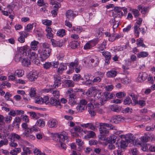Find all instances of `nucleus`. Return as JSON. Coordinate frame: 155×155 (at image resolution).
Masks as SVG:
<instances>
[{
  "label": "nucleus",
  "mask_w": 155,
  "mask_h": 155,
  "mask_svg": "<svg viewBox=\"0 0 155 155\" xmlns=\"http://www.w3.org/2000/svg\"><path fill=\"white\" fill-rule=\"evenodd\" d=\"M100 135L98 136V138L101 140L105 139V137L109 134V131L106 128L101 127L99 128Z\"/></svg>",
  "instance_id": "nucleus-9"
},
{
  "label": "nucleus",
  "mask_w": 155,
  "mask_h": 155,
  "mask_svg": "<svg viewBox=\"0 0 155 155\" xmlns=\"http://www.w3.org/2000/svg\"><path fill=\"white\" fill-rule=\"evenodd\" d=\"M80 125L83 128H88L92 130H94L95 129V127L94 124L91 123L80 124Z\"/></svg>",
  "instance_id": "nucleus-21"
},
{
  "label": "nucleus",
  "mask_w": 155,
  "mask_h": 155,
  "mask_svg": "<svg viewBox=\"0 0 155 155\" xmlns=\"http://www.w3.org/2000/svg\"><path fill=\"white\" fill-rule=\"evenodd\" d=\"M71 44V48L73 49H74L77 48L79 45V43L77 41H72Z\"/></svg>",
  "instance_id": "nucleus-45"
},
{
  "label": "nucleus",
  "mask_w": 155,
  "mask_h": 155,
  "mask_svg": "<svg viewBox=\"0 0 155 155\" xmlns=\"http://www.w3.org/2000/svg\"><path fill=\"white\" fill-rule=\"evenodd\" d=\"M126 95V94L123 92H120L117 93L116 94V97L119 98H121Z\"/></svg>",
  "instance_id": "nucleus-46"
},
{
  "label": "nucleus",
  "mask_w": 155,
  "mask_h": 155,
  "mask_svg": "<svg viewBox=\"0 0 155 155\" xmlns=\"http://www.w3.org/2000/svg\"><path fill=\"white\" fill-rule=\"evenodd\" d=\"M54 86L55 88H57L59 86H60L61 83V78L59 76H57L56 77L54 78Z\"/></svg>",
  "instance_id": "nucleus-25"
},
{
  "label": "nucleus",
  "mask_w": 155,
  "mask_h": 155,
  "mask_svg": "<svg viewBox=\"0 0 155 155\" xmlns=\"http://www.w3.org/2000/svg\"><path fill=\"white\" fill-rule=\"evenodd\" d=\"M120 81L124 84H127L130 81V80L127 77L121 79Z\"/></svg>",
  "instance_id": "nucleus-55"
},
{
  "label": "nucleus",
  "mask_w": 155,
  "mask_h": 155,
  "mask_svg": "<svg viewBox=\"0 0 155 155\" xmlns=\"http://www.w3.org/2000/svg\"><path fill=\"white\" fill-rule=\"evenodd\" d=\"M66 94L69 96V103L71 104H74L76 103L75 101L76 92L72 88L68 89Z\"/></svg>",
  "instance_id": "nucleus-5"
},
{
  "label": "nucleus",
  "mask_w": 155,
  "mask_h": 155,
  "mask_svg": "<svg viewBox=\"0 0 155 155\" xmlns=\"http://www.w3.org/2000/svg\"><path fill=\"white\" fill-rule=\"evenodd\" d=\"M148 54L147 52L146 51H141L138 53L137 56L138 58H145L148 56Z\"/></svg>",
  "instance_id": "nucleus-33"
},
{
  "label": "nucleus",
  "mask_w": 155,
  "mask_h": 155,
  "mask_svg": "<svg viewBox=\"0 0 155 155\" xmlns=\"http://www.w3.org/2000/svg\"><path fill=\"white\" fill-rule=\"evenodd\" d=\"M138 8L143 14H146L148 12L149 8L145 6L143 8L141 5H139L138 6Z\"/></svg>",
  "instance_id": "nucleus-26"
},
{
  "label": "nucleus",
  "mask_w": 155,
  "mask_h": 155,
  "mask_svg": "<svg viewBox=\"0 0 155 155\" xmlns=\"http://www.w3.org/2000/svg\"><path fill=\"white\" fill-rule=\"evenodd\" d=\"M38 72L36 71L30 72L27 75V78L31 81H33L37 79L38 77Z\"/></svg>",
  "instance_id": "nucleus-10"
},
{
  "label": "nucleus",
  "mask_w": 155,
  "mask_h": 155,
  "mask_svg": "<svg viewBox=\"0 0 155 155\" xmlns=\"http://www.w3.org/2000/svg\"><path fill=\"white\" fill-rule=\"evenodd\" d=\"M37 126L35 124L32 127L29 128L27 130H28V132H31L32 133L33 131L38 132L39 130V129L37 127Z\"/></svg>",
  "instance_id": "nucleus-39"
},
{
  "label": "nucleus",
  "mask_w": 155,
  "mask_h": 155,
  "mask_svg": "<svg viewBox=\"0 0 155 155\" xmlns=\"http://www.w3.org/2000/svg\"><path fill=\"white\" fill-rule=\"evenodd\" d=\"M136 18V24H135L136 25H137L140 26L143 21L142 18H140L139 17Z\"/></svg>",
  "instance_id": "nucleus-58"
},
{
  "label": "nucleus",
  "mask_w": 155,
  "mask_h": 155,
  "mask_svg": "<svg viewBox=\"0 0 155 155\" xmlns=\"http://www.w3.org/2000/svg\"><path fill=\"white\" fill-rule=\"evenodd\" d=\"M147 74L145 72H141L139 73L137 79V81L141 82L145 81L147 78Z\"/></svg>",
  "instance_id": "nucleus-13"
},
{
  "label": "nucleus",
  "mask_w": 155,
  "mask_h": 155,
  "mask_svg": "<svg viewBox=\"0 0 155 155\" xmlns=\"http://www.w3.org/2000/svg\"><path fill=\"white\" fill-rule=\"evenodd\" d=\"M8 140L7 139H4L0 141V148L3 145H6L8 144Z\"/></svg>",
  "instance_id": "nucleus-57"
},
{
  "label": "nucleus",
  "mask_w": 155,
  "mask_h": 155,
  "mask_svg": "<svg viewBox=\"0 0 155 155\" xmlns=\"http://www.w3.org/2000/svg\"><path fill=\"white\" fill-rule=\"evenodd\" d=\"M137 44L138 46L144 47L145 46V45L143 43V40L139 38L137 39Z\"/></svg>",
  "instance_id": "nucleus-54"
},
{
  "label": "nucleus",
  "mask_w": 155,
  "mask_h": 155,
  "mask_svg": "<svg viewBox=\"0 0 155 155\" xmlns=\"http://www.w3.org/2000/svg\"><path fill=\"white\" fill-rule=\"evenodd\" d=\"M42 49L38 50V54L42 61L45 60L51 54V50L50 44L47 42L42 44Z\"/></svg>",
  "instance_id": "nucleus-1"
},
{
  "label": "nucleus",
  "mask_w": 155,
  "mask_h": 155,
  "mask_svg": "<svg viewBox=\"0 0 155 155\" xmlns=\"http://www.w3.org/2000/svg\"><path fill=\"white\" fill-rule=\"evenodd\" d=\"M39 42L38 41L34 40L31 43L30 46L31 50L34 51H36L38 48V45Z\"/></svg>",
  "instance_id": "nucleus-22"
},
{
  "label": "nucleus",
  "mask_w": 155,
  "mask_h": 155,
  "mask_svg": "<svg viewBox=\"0 0 155 155\" xmlns=\"http://www.w3.org/2000/svg\"><path fill=\"white\" fill-rule=\"evenodd\" d=\"M92 103H90L87 104L88 107V112L91 115L94 116L96 114L95 112V106Z\"/></svg>",
  "instance_id": "nucleus-14"
},
{
  "label": "nucleus",
  "mask_w": 155,
  "mask_h": 155,
  "mask_svg": "<svg viewBox=\"0 0 155 155\" xmlns=\"http://www.w3.org/2000/svg\"><path fill=\"white\" fill-rule=\"evenodd\" d=\"M49 104L51 105L55 106L58 108H61L62 107L59 100H57L52 97L50 99Z\"/></svg>",
  "instance_id": "nucleus-11"
},
{
  "label": "nucleus",
  "mask_w": 155,
  "mask_h": 155,
  "mask_svg": "<svg viewBox=\"0 0 155 155\" xmlns=\"http://www.w3.org/2000/svg\"><path fill=\"white\" fill-rule=\"evenodd\" d=\"M97 91L98 92V97L97 96V97L99 99L101 95V90L96 89L95 90H93L92 89H89L85 92V94L87 96V98L90 101L91 103H95L96 101L94 99V97L93 96V93L97 92Z\"/></svg>",
  "instance_id": "nucleus-4"
},
{
  "label": "nucleus",
  "mask_w": 155,
  "mask_h": 155,
  "mask_svg": "<svg viewBox=\"0 0 155 155\" xmlns=\"http://www.w3.org/2000/svg\"><path fill=\"white\" fill-rule=\"evenodd\" d=\"M70 132L72 136L77 137L79 136V134L76 132V131L73 128L70 130Z\"/></svg>",
  "instance_id": "nucleus-43"
},
{
  "label": "nucleus",
  "mask_w": 155,
  "mask_h": 155,
  "mask_svg": "<svg viewBox=\"0 0 155 155\" xmlns=\"http://www.w3.org/2000/svg\"><path fill=\"white\" fill-rule=\"evenodd\" d=\"M19 51L23 56H26L28 54V57L32 62H35L38 59V54H37L35 52H31V49L27 45L20 47Z\"/></svg>",
  "instance_id": "nucleus-2"
},
{
  "label": "nucleus",
  "mask_w": 155,
  "mask_h": 155,
  "mask_svg": "<svg viewBox=\"0 0 155 155\" xmlns=\"http://www.w3.org/2000/svg\"><path fill=\"white\" fill-rule=\"evenodd\" d=\"M128 142L124 140H122L120 141V148L124 149L127 147L128 145Z\"/></svg>",
  "instance_id": "nucleus-38"
},
{
  "label": "nucleus",
  "mask_w": 155,
  "mask_h": 155,
  "mask_svg": "<svg viewBox=\"0 0 155 155\" xmlns=\"http://www.w3.org/2000/svg\"><path fill=\"white\" fill-rule=\"evenodd\" d=\"M102 54L104 56L105 60H106V62H107V60L108 61V60L110 59L111 58V54L108 51L103 52Z\"/></svg>",
  "instance_id": "nucleus-35"
},
{
  "label": "nucleus",
  "mask_w": 155,
  "mask_h": 155,
  "mask_svg": "<svg viewBox=\"0 0 155 155\" xmlns=\"http://www.w3.org/2000/svg\"><path fill=\"white\" fill-rule=\"evenodd\" d=\"M115 40H117L123 37V35L120 33L114 34Z\"/></svg>",
  "instance_id": "nucleus-60"
},
{
  "label": "nucleus",
  "mask_w": 155,
  "mask_h": 155,
  "mask_svg": "<svg viewBox=\"0 0 155 155\" xmlns=\"http://www.w3.org/2000/svg\"><path fill=\"white\" fill-rule=\"evenodd\" d=\"M35 124L38 127H43L45 125V122L42 119H40L37 120Z\"/></svg>",
  "instance_id": "nucleus-28"
},
{
  "label": "nucleus",
  "mask_w": 155,
  "mask_h": 155,
  "mask_svg": "<svg viewBox=\"0 0 155 155\" xmlns=\"http://www.w3.org/2000/svg\"><path fill=\"white\" fill-rule=\"evenodd\" d=\"M31 60H29L28 58H22L21 62L23 66L26 67H28L30 64Z\"/></svg>",
  "instance_id": "nucleus-24"
},
{
  "label": "nucleus",
  "mask_w": 155,
  "mask_h": 155,
  "mask_svg": "<svg viewBox=\"0 0 155 155\" xmlns=\"http://www.w3.org/2000/svg\"><path fill=\"white\" fill-rule=\"evenodd\" d=\"M132 12L135 18H137L140 15V13L139 11L137 9H133L132 10Z\"/></svg>",
  "instance_id": "nucleus-61"
},
{
  "label": "nucleus",
  "mask_w": 155,
  "mask_h": 155,
  "mask_svg": "<svg viewBox=\"0 0 155 155\" xmlns=\"http://www.w3.org/2000/svg\"><path fill=\"white\" fill-rule=\"evenodd\" d=\"M132 103V101L129 97H127L124 100V104L125 105H129Z\"/></svg>",
  "instance_id": "nucleus-48"
},
{
  "label": "nucleus",
  "mask_w": 155,
  "mask_h": 155,
  "mask_svg": "<svg viewBox=\"0 0 155 155\" xmlns=\"http://www.w3.org/2000/svg\"><path fill=\"white\" fill-rule=\"evenodd\" d=\"M35 89V88H31L29 92L30 95L31 97H34L36 94Z\"/></svg>",
  "instance_id": "nucleus-62"
},
{
  "label": "nucleus",
  "mask_w": 155,
  "mask_h": 155,
  "mask_svg": "<svg viewBox=\"0 0 155 155\" xmlns=\"http://www.w3.org/2000/svg\"><path fill=\"white\" fill-rule=\"evenodd\" d=\"M114 94L112 93L105 92L104 93V97L100 98V103L103 105L106 101H108L113 98Z\"/></svg>",
  "instance_id": "nucleus-7"
},
{
  "label": "nucleus",
  "mask_w": 155,
  "mask_h": 155,
  "mask_svg": "<svg viewBox=\"0 0 155 155\" xmlns=\"http://www.w3.org/2000/svg\"><path fill=\"white\" fill-rule=\"evenodd\" d=\"M85 62H87L88 64H91L93 66H96L99 64V60L97 57L92 56L91 57L87 58Z\"/></svg>",
  "instance_id": "nucleus-8"
},
{
  "label": "nucleus",
  "mask_w": 155,
  "mask_h": 155,
  "mask_svg": "<svg viewBox=\"0 0 155 155\" xmlns=\"http://www.w3.org/2000/svg\"><path fill=\"white\" fill-rule=\"evenodd\" d=\"M97 39H94L88 41L84 45L83 49L85 50L91 49L98 42Z\"/></svg>",
  "instance_id": "nucleus-6"
},
{
  "label": "nucleus",
  "mask_w": 155,
  "mask_h": 155,
  "mask_svg": "<svg viewBox=\"0 0 155 155\" xmlns=\"http://www.w3.org/2000/svg\"><path fill=\"white\" fill-rule=\"evenodd\" d=\"M70 66L72 67H75V71L77 73L79 72L81 69V67L78 66V59H76L74 61L71 62L70 64Z\"/></svg>",
  "instance_id": "nucleus-12"
},
{
  "label": "nucleus",
  "mask_w": 155,
  "mask_h": 155,
  "mask_svg": "<svg viewBox=\"0 0 155 155\" xmlns=\"http://www.w3.org/2000/svg\"><path fill=\"white\" fill-rule=\"evenodd\" d=\"M82 28L80 26L73 27L71 31L74 33L76 31L77 33H80L82 31Z\"/></svg>",
  "instance_id": "nucleus-32"
},
{
  "label": "nucleus",
  "mask_w": 155,
  "mask_h": 155,
  "mask_svg": "<svg viewBox=\"0 0 155 155\" xmlns=\"http://www.w3.org/2000/svg\"><path fill=\"white\" fill-rule=\"evenodd\" d=\"M124 120V118L122 116L118 115L114 116L112 118V122L117 124Z\"/></svg>",
  "instance_id": "nucleus-17"
},
{
  "label": "nucleus",
  "mask_w": 155,
  "mask_h": 155,
  "mask_svg": "<svg viewBox=\"0 0 155 155\" xmlns=\"http://www.w3.org/2000/svg\"><path fill=\"white\" fill-rule=\"evenodd\" d=\"M28 130H25L23 133L22 134L25 136L29 140H34L35 139V137L32 134V133L31 132H28Z\"/></svg>",
  "instance_id": "nucleus-18"
},
{
  "label": "nucleus",
  "mask_w": 155,
  "mask_h": 155,
  "mask_svg": "<svg viewBox=\"0 0 155 155\" xmlns=\"http://www.w3.org/2000/svg\"><path fill=\"white\" fill-rule=\"evenodd\" d=\"M106 42L105 41H104L99 45L98 47V51H101L104 50L106 48Z\"/></svg>",
  "instance_id": "nucleus-30"
},
{
  "label": "nucleus",
  "mask_w": 155,
  "mask_h": 155,
  "mask_svg": "<svg viewBox=\"0 0 155 155\" xmlns=\"http://www.w3.org/2000/svg\"><path fill=\"white\" fill-rule=\"evenodd\" d=\"M67 69V67L66 64L64 63H61L60 64L57 71L58 74H62L63 71Z\"/></svg>",
  "instance_id": "nucleus-20"
},
{
  "label": "nucleus",
  "mask_w": 155,
  "mask_h": 155,
  "mask_svg": "<svg viewBox=\"0 0 155 155\" xmlns=\"http://www.w3.org/2000/svg\"><path fill=\"white\" fill-rule=\"evenodd\" d=\"M113 16L115 18L117 17L120 18L123 15L121 8L119 7L116 8L115 10L113 12Z\"/></svg>",
  "instance_id": "nucleus-16"
},
{
  "label": "nucleus",
  "mask_w": 155,
  "mask_h": 155,
  "mask_svg": "<svg viewBox=\"0 0 155 155\" xmlns=\"http://www.w3.org/2000/svg\"><path fill=\"white\" fill-rule=\"evenodd\" d=\"M58 122L55 119H50L47 123L48 126L51 128H54L57 127L58 125Z\"/></svg>",
  "instance_id": "nucleus-15"
},
{
  "label": "nucleus",
  "mask_w": 155,
  "mask_h": 155,
  "mask_svg": "<svg viewBox=\"0 0 155 155\" xmlns=\"http://www.w3.org/2000/svg\"><path fill=\"white\" fill-rule=\"evenodd\" d=\"M12 119V117L9 116H7L4 117V120H5L6 122L7 123H10Z\"/></svg>",
  "instance_id": "nucleus-64"
},
{
  "label": "nucleus",
  "mask_w": 155,
  "mask_h": 155,
  "mask_svg": "<svg viewBox=\"0 0 155 155\" xmlns=\"http://www.w3.org/2000/svg\"><path fill=\"white\" fill-rule=\"evenodd\" d=\"M73 80L75 81H79L80 79L83 80L82 78L81 77V75L79 74H76L74 75L73 76Z\"/></svg>",
  "instance_id": "nucleus-52"
},
{
  "label": "nucleus",
  "mask_w": 155,
  "mask_h": 155,
  "mask_svg": "<svg viewBox=\"0 0 155 155\" xmlns=\"http://www.w3.org/2000/svg\"><path fill=\"white\" fill-rule=\"evenodd\" d=\"M123 151L122 149L119 148L117 150L114 151V155H123Z\"/></svg>",
  "instance_id": "nucleus-50"
},
{
  "label": "nucleus",
  "mask_w": 155,
  "mask_h": 155,
  "mask_svg": "<svg viewBox=\"0 0 155 155\" xmlns=\"http://www.w3.org/2000/svg\"><path fill=\"white\" fill-rule=\"evenodd\" d=\"M140 26L137 25H136L135 24L134 26V32L135 34V35L136 37H138L139 35V30H140Z\"/></svg>",
  "instance_id": "nucleus-34"
},
{
  "label": "nucleus",
  "mask_w": 155,
  "mask_h": 155,
  "mask_svg": "<svg viewBox=\"0 0 155 155\" xmlns=\"http://www.w3.org/2000/svg\"><path fill=\"white\" fill-rule=\"evenodd\" d=\"M65 34V31L64 29H61L59 30L57 33V35L60 37H62Z\"/></svg>",
  "instance_id": "nucleus-42"
},
{
  "label": "nucleus",
  "mask_w": 155,
  "mask_h": 155,
  "mask_svg": "<svg viewBox=\"0 0 155 155\" xmlns=\"http://www.w3.org/2000/svg\"><path fill=\"white\" fill-rule=\"evenodd\" d=\"M33 25L29 24H28L25 28V30L27 32H31L33 29Z\"/></svg>",
  "instance_id": "nucleus-49"
},
{
  "label": "nucleus",
  "mask_w": 155,
  "mask_h": 155,
  "mask_svg": "<svg viewBox=\"0 0 155 155\" xmlns=\"http://www.w3.org/2000/svg\"><path fill=\"white\" fill-rule=\"evenodd\" d=\"M76 16V14L71 10H69L66 12V16L70 20L72 21Z\"/></svg>",
  "instance_id": "nucleus-19"
},
{
  "label": "nucleus",
  "mask_w": 155,
  "mask_h": 155,
  "mask_svg": "<svg viewBox=\"0 0 155 155\" xmlns=\"http://www.w3.org/2000/svg\"><path fill=\"white\" fill-rule=\"evenodd\" d=\"M100 127H110L111 129H113L112 127L113 126L110 124H109L106 123H101L100 124Z\"/></svg>",
  "instance_id": "nucleus-47"
},
{
  "label": "nucleus",
  "mask_w": 155,
  "mask_h": 155,
  "mask_svg": "<svg viewBox=\"0 0 155 155\" xmlns=\"http://www.w3.org/2000/svg\"><path fill=\"white\" fill-rule=\"evenodd\" d=\"M150 147V144H145L143 147H142L141 149L143 151H146L149 150Z\"/></svg>",
  "instance_id": "nucleus-56"
},
{
  "label": "nucleus",
  "mask_w": 155,
  "mask_h": 155,
  "mask_svg": "<svg viewBox=\"0 0 155 155\" xmlns=\"http://www.w3.org/2000/svg\"><path fill=\"white\" fill-rule=\"evenodd\" d=\"M42 98L40 97H37L35 98V103L38 104H43Z\"/></svg>",
  "instance_id": "nucleus-44"
},
{
  "label": "nucleus",
  "mask_w": 155,
  "mask_h": 155,
  "mask_svg": "<svg viewBox=\"0 0 155 155\" xmlns=\"http://www.w3.org/2000/svg\"><path fill=\"white\" fill-rule=\"evenodd\" d=\"M94 106H95V110H96L99 113L102 114L104 113V111L101 108H100V106L102 105L101 104H100L99 103L96 102L94 103Z\"/></svg>",
  "instance_id": "nucleus-27"
},
{
  "label": "nucleus",
  "mask_w": 155,
  "mask_h": 155,
  "mask_svg": "<svg viewBox=\"0 0 155 155\" xmlns=\"http://www.w3.org/2000/svg\"><path fill=\"white\" fill-rule=\"evenodd\" d=\"M51 3L52 5L53 6V7L54 8V9L57 10L61 6L60 4L58 2H55L53 0H51Z\"/></svg>",
  "instance_id": "nucleus-37"
},
{
  "label": "nucleus",
  "mask_w": 155,
  "mask_h": 155,
  "mask_svg": "<svg viewBox=\"0 0 155 155\" xmlns=\"http://www.w3.org/2000/svg\"><path fill=\"white\" fill-rule=\"evenodd\" d=\"M95 135V133L94 132L92 131H89L88 134L85 136L86 137L88 138H91L93 137Z\"/></svg>",
  "instance_id": "nucleus-59"
},
{
  "label": "nucleus",
  "mask_w": 155,
  "mask_h": 155,
  "mask_svg": "<svg viewBox=\"0 0 155 155\" xmlns=\"http://www.w3.org/2000/svg\"><path fill=\"white\" fill-rule=\"evenodd\" d=\"M64 82L66 86L69 87H73L74 86V82L72 81L67 79L64 81Z\"/></svg>",
  "instance_id": "nucleus-36"
},
{
  "label": "nucleus",
  "mask_w": 155,
  "mask_h": 155,
  "mask_svg": "<svg viewBox=\"0 0 155 155\" xmlns=\"http://www.w3.org/2000/svg\"><path fill=\"white\" fill-rule=\"evenodd\" d=\"M126 141L128 143L133 141L134 139L133 135L131 134H128L126 135Z\"/></svg>",
  "instance_id": "nucleus-31"
},
{
  "label": "nucleus",
  "mask_w": 155,
  "mask_h": 155,
  "mask_svg": "<svg viewBox=\"0 0 155 155\" xmlns=\"http://www.w3.org/2000/svg\"><path fill=\"white\" fill-rule=\"evenodd\" d=\"M51 44L53 47H61L63 45L61 41H56L54 39L51 40Z\"/></svg>",
  "instance_id": "nucleus-23"
},
{
  "label": "nucleus",
  "mask_w": 155,
  "mask_h": 155,
  "mask_svg": "<svg viewBox=\"0 0 155 155\" xmlns=\"http://www.w3.org/2000/svg\"><path fill=\"white\" fill-rule=\"evenodd\" d=\"M42 22L43 24L46 25L47 26H50L52 23L51 21L48 19L43 20L42 21Z\"/></svg>",
  "instance_id": "nucleus-53"
},
{
  "label": "nucleus",
  "mask_w": 155,
  "mask_h": 155,
  "mask_svg": "<svg viewBox=\"0 0 155 155\" xmlns=\"http://www.w3.org/2000/svg\"><path fill=\"white\" fill-rule=\"evenodd\" d=\"M12 96V94L9 92H6L5 96V98L7 101H12L11 98Z\"/></svg>",
  "instance_id": "nucleus-63"
},
{
  "label": "nucleus",
  "mask_w": 155,
  "mask_h": 155,
  "mask_svg": "<svg viewBox=\"0 0 155 155\" xmlns=\"http://www.w3.org/2000/svg\"><path fill=\"white\" fill-rule=\"evenodd\" d=\"M86 108L87 106H85L80 104L78 105L76 107L77 110L79 112L83 111Z\"/></svg>",
  "instance_id": "nucleus-41"
},
{
  "label": "nucleus",
  "mask_w": 155,
  "mask_h": 155,
  "mask_svg": "<svg viewBox=\"0 0 155 155\" xmlns=\"http://www.w3.org/2000/svg\"><path fill=\"white\" fill-rule=\"evenodd\" d=\"M117 74V72L115 71L111 70L107 72V76L109 78H113L115 77Z\"/></svg>",
  "instance_id": "nucleus-29"
},
{
  "label": "nucleus",
  "mask_w": 155,
  "mask_h": 155,
  "mask_svg": "<svg viewBox=\"0 0 155 155\" xmlns=\"http://www.w3.org/2000/svg\"><path fill=\"white\" fill-rule=\"evenodd\" d=\"M21 119L22 121L26 123H28L29 122L28 116L26 115H21Z\"/></svg>",
  "instance_id": "nucleus-51"
},
{
  "label": "nucleus",
  "mask_w": 155,
  "mask_h": 155,
  "mask_svg": "<svg viewBox=\"0 0 155 155\" xmlns=\"http://www.w3.org/2000/svg\"><path fill=\"white\" fill-rule=\"evenodd\" d=\"M56 136L57 137V139L56 141L58 143L56 144V146L59 147V146L58 145H60L62 149L65 150L66 148V145L63 143L65 140L67 139V136L66 134L62 133L61 134H56Z\"/></svg>",
  "instance_id": "nucleus-3"
},
{
  "label": "nucleus",
  "mask_w": 155,
  "mask_h": 155,
  "mask_svg": "<svg viewBox=\"0 0 155 155\" xmlns=\"http://www.w3.org/2000/svg\"><path fill=\"white\" fill-rule=\"evenodd\" d=\"M15 74L19 77H21L24 74V71L21 69H17L15 71Z\"/></svg>",
  "instance_id": "nucleus-40"
}]
</instances>
